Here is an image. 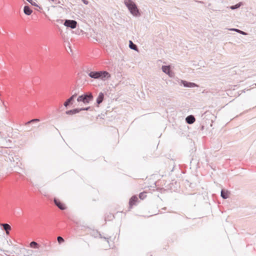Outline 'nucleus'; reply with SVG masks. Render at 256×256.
<instances>
[{
  "instance_id": "obj_20",
  "label": "nucleus",
  "mask_w": 256,
  "mask_h": 256,
  "mask_svg": "<svg viewBox=\"0 0 256 256\" xmlns=\"http://www.w3.org/2000/svg\"><path fill=\"white\" fill-rule=\"evenodd\" d=\"M40 122V120L38 119V118H34V119H32L28 122H26V124H25V125H28L31 123H33L34 122Z\"/></svg>"
},
{
  "instance_id": "obj_2",
  "label": "nucleus",
  "mask_w": 256,
  "mask_h": 256,
  "mask_svg": "<svg viewBox=\"0 0 256 256\" xmlns=\"http://www.w3.org/2000/svg\"><path fill=\"white\" fill-rule=\"evenodd\" d=\"M124 4L133 16H140L139 10L133 1L132 0H124Z\"/></svg>"
},
{
  "instance_id": "obj_18",
  "label": "nucleus",
  "mask_w": 256,
  "mask_h": 256,
  "mask_svg": "<svg viewBox=\"0 0 256 256\" xmlns=\"http://www.w3.org/2000/svg\"><path fill=\"white\" fill-rule=\"evenodd\" d=\"M129 47L134 50H137V46L134 44L131 40L130 41L129 43Z\"/></svg>"
},
{
  "instance_id": "obj_22",
  "label": "nucleus",
  "mask_w": 256,
  "mask_h": 256,
  "mask_svg": "<svg viewBox=\"0 0 256 256\" xmlns=\"http://www.w3.org/2000/svg\"><path fill=\"white\" fill-rule=\"evenodd\" d=\"M57 240L59 244H61L64 242V239L60 236L58 237Z\"/></svg>"
},
{
  "instance_id": "obj_26",
  "label": "nucleus",
  "mask_w": 256,
  "mask_h": 256,
  "mask_svg": "<svg viewBox=\"0 0 256 256\" xmlns=\"http://www.w3.org/2000/svg\"><path fill=\"white\" fill-rule=\"evenodd\" d=\"M82 2L86 4H88V2L87 0H82Z\"/></svg>"
},
{
  "instance_id": "obj_25",
  "label": "nucleus",
  "mask_w": 256,
  "mask_h": 256,
  "mask_svg": "<svg viewBox=\"0 0 256 256\" xmlns=\"http://www.w3.org/2000/svg\"><path fill=\"white\" fill-rule=\"evenodd\" d=\"M229 30H232V31H234V32H238V29H237V28H230Z\"/></svg>"
},
{
  "instance_id": "obj_27",
  "label": "nucleus",
  "mask_w": 256,
  "mask_h": 256,
  "mask_svg": "<svg viewBox=\"0 0 256 256\" xmlns=\"http://www.w3.org/2000/svg\"><path fill=\"white\" fill-rule=\"evenodd\" d=\"M32 6H37L35 2H34L32 0L30 2Z\"/></svg>"
},
{
  "instance_id": "obj_3",
  "label": "nucleus",
  "mask_w": 256,
  "mask_h": 256,
  "mask_svg": "<svg viewBox=\"0 0 256 256\" xmlns=\"http://www.w3.org/2000/svg\"><path fill=\"white\" fill-rule=\"evenodd\" d=\"M93 96L91 92H86L79 96L77 100L78 102H82L85 104H89L93 100Z\"/></svg>"
},
{
  "instance_id": "obj_23",
  "label": "nucleus",
  "mask_w": 256,
  "mask_h": 256,
  "mask_svg": "<svg viewBox=\"0 0 256 256\" xmlns=\"http://www.w3.org/2000/svg\"><path fill=\"white\" fill-rule=\"evenodd\" d=\"M80 111L91 110V107L88 106L86 108H80Z\"/></svg>"
},
{
  "instance_id": "obj_31",
  "label": "nucleus",
  "mask_w": 256,
  "mask_h": 256,
  "mask_svg": "<svg viewBox=\"0 0 256 256\" xmlns=\"http://www.w3.org/2000/svg\"><path fill=\"white\" fill-rule=\"evenodd\" d=\"M52 1L54 2H56V0H51Z\"/></svg>"
},
{
  "instance_id": "obj_7",
  "label": "nucleus",
  "mask_w": 256,
  "mask_h": 256,
  "mask_svg": "<svg viewBox=\"0 0 256 256\" xmlns=\"http://www.w3.org/2000/svg\"><path fill=\"white\" fill-rule=\"evenodd\" d=\"M138 200V198L136 196H132L130 200L129 205L132 208L134 205L136 204V202Z\"/></svg>"
},
{
  "instance_id": "obj_14",
  "label": "nucleus",
  "mask_w": 256,
  "mask_h": 256,
  "mask_svg": "<svg viewBox=\"0 0 256 256\" xmlns=\"http://www.w3.org/2000/svg\"><path fill=\"white\" fill-rule=\"evenodd\" d=\"M24 12L26 15L30 16L32 13V10L28 6H24Z\"/></svg>"
},
{
  "instance_id": "obj_15",
  "label": "nucleus",
  "mask_w": 256,
  "mask_h": 256,
  "mask_svg": "<svg viewBox=\"0 0 256 256\" xmlns=\"http://www.w3.org/2000/svg\"><path fill=\"white\" fill-rule=\"evenodd\" d=\"M162 70L164 73L170 75V66H163L162 67Z\"/></svg>"
},
{
  "instance_id": "obj_10",
  "label": "nucleus",
  "mask_w": 256,
  "mask_h": 256,
  "mask_svg": "<svg viewBox=\"0 0 256 256\" xmlns=\"http://www.w3.org/2000/svg\"><path fill=\"white\" fill-rule=\"evenodd\" d=\"M76 94H74L72 96H71L69 98H68L64 102V106L66 107H67L74 100V98L76 97Z\"/></svg>"
},
{
  "instance_id": "obj_29",
  "label": "nucleus",
  "mask_w": 256,
  "mask_h": 256,
  "mask_svg": "<svg viewBox=\"0 0 256 256\" xmlns=\"http://www.w3.org/2000/svg\"><path fill=\"white\" fill-rule=\"evenodd\" d=\"M170 76H172V72L170 71V75H169Z\"/></svg>"
},
{
  "instance_id": "obj_11",
  "label": "nucleus",
  "mask_w": 256,
  "mask_h": 256,
  "mask_svg": "<svg viewBox=\"0 0 256 256\" xmlns=\"http://www.w3.org/2000/svg\"><path fill=\"white\" fill-rule=\"evenodd\" d=\"M104 98V94L102 92H100V93H99L98 96L96 98L97 104L98 105L100 104H101Z\"/></svg>"
},
{
  "instance_id": "obj_19",
  "label": "nucleus",
  "mask_w": 256,
  "mask_h": 256,
  "mask_svg": "<svg viewBox=\"0 0 256 256\" xmlns=\"http://www.w3.org/2000/svg\"><path fill=\"white\" fill-rule=\"evenodd\" d=\"M92 235L95 238L100 236V238H102V237L101 236V234H100L98 231H94L92 232Z\"/></svg>"
},
{
  "instance_id": "obj_21",
  "label": "nucleus",
  "mask_w": 256,
  "mask_h": 256,
  "mask_svg": "<svg viewBox=\"0 0 256 256\" xmlns=\"http://www.w3.org/2000/svg\"><path fill=\"white\" fill-rule=\"evenodd\" d=\"M146 196V193L144 192H141L139 194V198L141 200H144Z\"/></svg>"
},
{
  "instance_id": "obj_4",
  "label": "nucleus",
  "mask_w": 256,
  "mask_h": 256,
  "mask_svg": "<svg viewBox=\"0 0 256 256\" xmlns=\"http://www.w3.org/2000/svg\"><path fill=\"white\" fill-rule=\"evenodd\" d=\"M64 25L72 28H74L76 27L77 22L74 20H66L64 22Z\"/></svg>"
},
{
  "instance_id": "obj_9",
  "label": "nucleus",
  "mask_w": 256,
  "mask_h": 256,
  "mask_svg": "<svg viewBox=\"0 0 256 256\" xmlns=\"http://www.w3.org/2000/svg\"><path fill=\"white\" fill-rule=\"evenodd\" d=\"M230 194V192H228L227 190L222 189L221 190V196L224 199H226L227 198H228V196H229Z\"/></svg>"
},
{
  "instance_id": "obj_17",
  "label": "nucleus",
  "mask_w": 256,
  "mask_h": 256,
  "mask_svg": "<svg viewBox=\"0 0 256 256\" xmlns=\"http://www.w3.org/2000/svg\"><path fill=\"white\" fill-rule=\"evenodd\" d=\"M242 5V2H240L236 5L232 6L230 7L231 10H236L239 8Z\"/></svg>"
},
{
  "instance_id": "obj_1",
  "label": "nucleus",
  "mask_w": 256,
  "mask_h": 256,
  "mask_svg": "<svg viewBox=\"0 0 256 256\" xmlns=\"http://www.w3.org/2000/svg\"><path fill=\"white\" fill-rule=\"evenodd\" d=\"M88 74L91 78L100 79L103 81H105L110 78V74L104 70L91 71L88 72Z\"/></svg>"
},
{
  "instance_id": "obj_16",
  "label": "nucleus",
  "mask_w": 256,
  "mask_h": 256,
  "mask_svg": "<svg viewBox=\"0 0 256 256\" xmlns=\"http://www.w3.org/2000/svg\"><path fill=\"white\" fill-rule=\"evenodd\" d=\"M30 246L31 248H38L40 247V245L36 242L34 241L30 243Z\"/></svg>"
},
{
  "instance_id": "obj_13",
  "label": "nucleus",
  "mask_w": 256,
  "mask_h": 256,
  "mask_svg": "<svg viewBox=\"0 0 256 256\" xmlns=\"http://www.w3.org/2000/svg\"><path fill=\"white\" fill-rule=\"evenodd\" d=\"M4 230L6 231L7 234H9V231L11 230L10 225L8 224H1Z\"/></svg>"
},
{
  "instance_id": "obj_6",
  "label": "nucleus",
  "mask_w": 256,
  "mask_h": 256,
  "mask_svg": "<svg viewBox=\"0 0 256 256\" xmlns=\"http://www.w3.org/2000/svg\"><path fill=\"white\" fill-rule=\"evenodd\" d=\"M54 204L60 209L62 210H64L66 208L65 205L61 202L59 200L54 198Z\"/></svg>"
},
{
  "instance_id": "obj_28",
  "label": "nucleus",
  "mask_w": 256,
  "mask_h": 256,
  "mask_svg": "<svg viewBox=\"0 0 256 256\" xmlns=\"http://www.w3.org/2000/svg\"><path fill=\"white\" fill-rule=\"evenodd\" d=\"M103 238H104L105 240H107V241H108V238L104 237Z\"/></svg>"
},
{
  "instance_id": "obj_5",
  "label": "nucleus",
  "mask_w": 256,
  "mask_h": 256,
  "mask_svg": "<svg viewBox=\"0 0 256 256\" xmlns=\"http://www.w3.org/2000/svg\"><path fill=\"white\" fill-rule=\"evenodd\" d=\"M181 83L184 85V87L186 88H194L198 86L195 83L188 82L186 80H181Z\"/></svg>"
},
{
  "instance_id": "obj_12",
  "label": "nucleus",
  "mask_w": 256,
  "mask_h": 256,
  "mask_svg": "<svg viewBox=\"0 0 256 256\" xmlns=\"http://www.w3.org/2000/svg\"><path fill=\"white\" fill-rule=\"evenodd\" d=\"M80 112V108H74V109H73L72 110H67L66 112V113L67 114L72 115V114H74L77 113H78Z\"/></svg>"
},
{
  "instance_id": "obj_24",
  "label": "nucleus",
  "mask_w": 256,
  "mask_h": 256,
  "mask_svg": "<svg viewBox=\"0 0 256 256\" xmlns=\"http://www.w3.org/2000/svg\"><path fill=\"white\" fill-rule=\"evenodd\" d=\"M238 33L240 34H242V35H246L247 34V33H246V32H243V31H242L241 30H238Z\"/></svg>"
},
{
  "instance_id": "obj_30",
  "label": "nucleus",
  "mask_w": 256,
  "mask_h": 256,
  "mask_svg": "<svg viewBox=\"0 0 256 256\" xmlns=\"http://www.w3.org/2000/svg\"><path fill=\"white\" fill-rule=\"evenodd\" d=\"M28 2L30 3L32 2V0H26Z\"/></svg>"
},
{
  "instance_id": "obj_8",
  "label": "nucleus",
  "mask_w": 256,
  "mask_h": 256,
  "mask_svg": "<svg viewBox=\"0 0 256 256\" xmlns=\"http://www.w3.org/2000/svg\"><path fill=\"white\" fill-rule=\"evenodd\" d=\"M196 120L194 116L192 115L188 116L186 118V122L188 124H192Z\"/></svg>"
}]
</instances>
